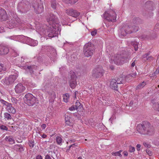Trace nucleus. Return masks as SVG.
Wrapping results in <instances>:
<instances>
[{"mask_svg": "<svg viewBox=\"0 0 159 159\" xmlns=\"http://www.w3.org/2000/svg\"><path fill=\"white\" fill-rule=\"evenodd\" d=\"M72 119V118L69 116V114L68 113H67L65 115V122L67 121H68L69 120Z\"/></svg>", "mask_w": 159, "mask_h": 159, "instance_id": "obj_37", "label": "nucleus"}, {"mask_svg": "<svg viewBox=\"0 0 159 159\" xmlns=\"http://www.w3.org/2000/svg\"><path fill=\"white\" fill-rule=\"evenodd\" d=\"M18 9L22 13H25L28 11L27 6L24 3H20L18 6Z\"/></svg>", "mask_w": 159, "mask_h": 159, "instance_id": "obj_15", "label": "nucleus"}, {"mask_svg": "<svg viewBox=\"0 0 159 159\" xmlns=\"http://www.w3.org/2000/svg\"><path fill=\"white\" fill-rule=\"evenodd\" d=\"M159 73V67H158L157 69L152 74V76L153 77L155 76L156 75L158 74Z\"/></svg>", "mask_w": 159, "mask_h": 159, "instance_id": "obj_39", "label": "nucleus"}, {"mask_svg": "<svg viewBox=\"0 0 159 159\" xmlns=\"http://www.w3.org/2000/svg\"><path fill=\"white\" fill-rule=\"evenodd\" d=\"M75 106L76 110L78 109H81L82 108V105L80 102H76L75 103Z\"/></svg>", "mask_w": 159, "mask_h": 159, "instance_id": "obj_32", "label": "nucleus"}, {"mask_svg": "<svg viewBox=\"0 0 159 159\" xmlns=\"http://www.w3.org/2000/svg\"><path fill=\"white\" fill-rule=\"evenodd\" d=\"M18 38H20V39H23L25 40H27L29 39H30V38H29L23 35H20L18 36Z\"/></svg>", "mask_w": 159, "mask_h": 159, "instance_id": "obj_38", "label": "nucleus"}, {"mask_svg": "<svg viewBox=\"0 0 159 159\" xmlns=\"http://www.w3.org/2000/svg\"><path fill=\"white\" fill-rule=\"evenodd\" d=\"M57 4L55 0H52L51 1V6L53 9H55L56 8Z\"/></svg>", "mask_w": 159, "mask_h": 159, "instance_id": "obj_35", "label": "nucleus"}, {"mask_svg": "<svg viewBox=\"0 0 159 159\" xmlns=\"http://www.w3.org/2000/svg\"><path fill=\"white\" fill-rule=\"evenodd\" d=\"M127 34L129 33H128V31L126 30V28L125 29L123 28L121 29L120 34L121 35L125 36Z\"/></svg>", "mask_w": 159, "mask_h": 159, "instance_id": "obj_29", "label": "nucleus"}, {"mask_svg": "<svg viewBox=\"0 0 159 159\" xmlns=\"http://www.w3.org/2000/svg\"><path fill=\"white\" fill-rule=\"evenodd\" d=\"M135 65V60L133 61L132 63L131 64V66L132 67H134Z\"/></svg>", "mask_w": 159, "mask_h": 159, "instance_id": "obj_59", "label": "nucleus"}, {"mask_svg": "<svg viewBox=\"0 0 159 159\" xmlns=\"http://www.w3.org/2000/svg\"><path fill=\"white\" fill-rule=\"evenodd\" d=\"M0 102L3 105L7 107L6 109L9 112L12 114H15L16 113V110L12 106L11 103H9L2 99H0Z\"/></svg>", "mask_w": 159, "mask_h": 159, "instance_id": "obj_11", "label": "nucleus"}, {"mask_svg": "<svg viewBox=\"0 0 159 159\" xmlns=\"http://www.w3.org/2000/svg\"><path fill=\"white\" fill-rule=\"evenodd\" d=\"M105 71L101 66H98L92 71V76L94 79H98L102 76Z\"/></svg>", "mask_w": 159, "mask_h": 159, "instance_id": "obj_7", "label": "nucleus"}, {"mask_svg": "<svg viewBox=\"0 0 159 159\" xmlns=\"http://www.w3.org/2000/svg\"><path fill=\"white\" fill-rule=\"evenodd\" d=\"M69 96L68 94L66 93L63 95V99L64 102H67L69 99Z\"/></svg>", "mask_w": 159, "mask_h": 159, "instance_id": "obj_28", "label": "nucleus"}, {"mask_svg": "<svg viewBox=\"0 0 159 159\" xmlns=\"http://www.w3.org/2000/svg\"><path fill=\"white\" fill-rule=\"evenodd\" d=\"M116 83V80L114 79H112L110 81V86L112 89L117 91L118 88V84H117Z\"/></svg>", "mask_w": 159, "mask_h": 159, "instance_id": "obj_17", "label": "nucleus"}, {"mask_svg": "<svg viewBox=\"0 0 159 159\" xmlns=\"http://www.w3.org/2000/svg\"><path fill=\"white\" fill-rule=\"evenodd\" d=\"M4 118L8 120H10L11 119V117L9 113L5 112L4 113Z\"/></svg>", "mask_w": 159, "mask_h": 159, "instance_id": "obj_30", "label": "nucleus"}, {"mask_svg": "<svg viewBox=\"0 0 159 159\" xmlns=\"http://www.w3.org/2000/svg\"><path fill=\"white\" fill-rule=\"evenodd\" d=\"M25 87L21 83L18 84L15 87V90L16 93H19L24 91Z\"/></svg>", "mask_w": 159, "mask_h": 159, "instance_id": "obj_14", "label": "nucleus"}, {"mask_svg": "<svg viewBox=\"0 0 159 159\" xmlns=\"http://www.w3.org/2000/svg\"><path fill=\"white\" fill-rule=\"evenodd\" d=\"M7 25L10 28H12L15 26H16L17 24V21L15 20V19L11 20H9L7 22Z\"/></svg>", "mask_w": 159, "mask_h": 159, "instance_id": "obj_19", "label": "nucleus"}, {"mask_svg": "<svg viewBox=\"0 0 159 159\" xmlns=\"http://www.w3.org/2000/svg\"><path fill=\"white\" fill-rule=\"evenodd\" d=\"M95 51L94 46L91 42L86 43L83 47V53L85 57H91Z\"/></svg>", "mask_w": 159, "mask_h": 159, "instance_id": "obj_4", "label": "nucleus"}, {"mask_svg": "<svg viewBox=\"0 0 159 159\" xmlns=\"http://www.w3.org/2000/svg\"><path fill=\"white\" fill-rule=\"evenodd\" d=\"M136 130L141 134L151 135L153 133L154 128L148 122L144 121L137 125Z\"/></svg>", "mask_w": 159, "mask_h": 159, "instance_id": "obj_2", "label": "nucleus"}, {"mask_svg": "<svg viewBox=\"0 0 159 159\" xmlns=\"http://www.w3.org/2000/svg\"><path fill=\"white\" fill-rule=\"evenodd\" d=\"M9 38L11 39H13L14 40V39H15L14 37H9Z\"/></svg>", "mask_w": 159, "mask_h": 159, "instance_id": "obj_64", "label": "nucleus"}, {"mask_svg": "<svg viewBox=\"0 0 159 159\" xmlns=\"http://www.w3.org/2000/svg\"><path fill=\"white\" fill-rule=\"evenodd\" d=\"M137 150L139 151L140 150L141 145L140 144H137L136 145Z\"/></svg>", "mask_w": 159, "mask_h": 159, "instance_id": "obj_51", "label": "nucleus"}, {"mask_svg": "<svg viewBox=\"0 0 159 159\" xmlns=\"http://www.w3.org/2000/svg\"><path fill=\"white\" fill-rule=\"evenodd\" d=\"M48 22L50 25L48 30V36L52 38L57 36L58 32V21L57 17L53 14H51L48 18L47 19Z\"/></svg>", "mask_w": 159, "mask_h": 159, "instance_id": "obj_1", "label": "nucleus"}, {"mask_svg": "<svg viewBox=\"0 0 159 159\" xmlns=\"http://www.w3.org/2000/svg\"><path fill=\"white\" fill-rule=\"evenodd\" d=\"M5 139L6 141L9 142L11 144H13L15 143V141L13 137L11 136H7Z\"/></svg>", "mask_w": 159, "mask_h": 159, "instance_id": "obj_22", "label": "nucleus"}, {"mask_svg": "<svg viewBox=\"0 0 159 159\" xmlns=\"http://www.w3.org/2000/svg\"><path fill=\"white\" fill-rule=\"evenodd\" d=\"M36 159H43L42 156L41 155H39L36 157Z\"/></svg>", "mask_w": 159, "mask_h": 159, "instance_id": "obj_55", "label": "nucleus"}, {"mask_svg": "<svg viewBox=\"0 0 159 159\" xmlns=\"http://www.w3.org/2000/svg\"><path fill=\"white\" fill-rule=\"evenodd\" d=\"M77 146V145L76 143H74L70 145L69 147V148L67 149L66 151L67 152L70 150H75L76 149V147Z\"/></svg>", "mask_w": 159, "mask_h": 159, "instance_id": "obj_27", "label": "nucleus"}, {"mask_svg": "<svg viewBox=\"0 0 159 159\" xmlns=\"http://www.w3.org/2000/svg\"><path fill=\"white\" fill-rule=\"evenodd\" d=\"M45 159H52L51 157L48 155H47L46 156Z\"/></svg>", "mask_w": 159, "mask_h": 159, "instance_id": "obj_56", "label": "nucleus"}, {"mask_svg": "<svg viewBox=\"0 0 159 159\" xmlns=\"http://www.w3.org/2000/svg\"><path fill=\"white\" fill-rule=\"evenodd\" d=\"M74 122V120L73 119H71L69 120L68 121H66V124L67 125L70 126L72 125V124Z\"/></svg>", "mask_w": 159, "mask_h": 159, "instance_id": "obj_36", "label": "nucleus"}, {"mask_svg": "<svg viewBox=\"0 0 159 159\" xmlns=\"http://www.w3.org/2000/svg\"><path fill=\"white\" fill-rule=\"evenodd\" d=\"M123 154H124V155L125 156H127L128 155V153L126 151H124L123 152Z\"/></svg>", "mask_w": 159, "mask_h": 159, "instance_id": "obj_58", "label": "nucleus"}, {"mask_svg": "<svg viewBox=\"0 0 159 159\" xmlns=\"http://www.w3.org/2000/svg\"><path fill=\"white\" fill-rule=\"evenodd\" d=\"M136 74L135 73H134L133 74L131 75V76L132 77H134L135 76V75H136Z\"/></svg>", "mask_w": 159, "mask_h": 159, "instance_id": "obj_63", "label": "nucleus"}, {"mask_svg": "<svg viewBox=\"0 0 159 159\" xmlns=\"http://www.w3.org/2000/svg\"><path fill=\"white\" fill-rule=\"evenodd\" d=\"M47 136L46 135L44 134L42 135V137L43 138H45L47 137Z\"/></svg>", "mask_w": 159, "mask_h": 159, "instance_id": "obj_60", "label": "nucleus"}, {"mask_svg": "<svg viewBox=\"0 0 159 159\" xmlns=\"http://www.w3.org/2000/svg\"><path fill=\"white\" fill-rule=\"evenodd\" d=\"M129 57V55L124 54H116L114 56L113 61L117 65H121Z\"/></svg>", "mask_w": 159, "mask_h": 159, "instance_id": "obj_5", "label": "nucleus"}, {"mask_svg": "<svg viewBox=\"0 0 159 159\" xmlns=\"http://www.w3.org/2000/svg\"><path fill=\"white\" fill-rule=\"evenodd\" d=\"M43 1L41 0H32L30 7L37 14H39L43 11Z\"/></svg>", "mask_w": 159, "mask_h": 159, "instance_id": "obj_3", "label": "nucleus"}, {"mask_svg": "<svg viewBox=\"0 0 159 159\" xmlns=\"http://www.w3.org/2000/svg\"><path fill=\"white\" fill-rule=\"evenodd\" d=\"M112 155L115 156H119L120 157H122V155L120 153H119V152L118 151L115 152H112Z\"/></svg>", "mask_w": 159, "mask_h": 159, "instance_id": "obj_40", "label": "nucleus"}, {"mask_svg": "<svg viewBox=\"0 0 159 159\" xmlns=\"http://www.w3.org/2000/svg\"><path fill=\"white\" fill-rule=\"evenodd\" d=\"M1 129L3 130H8V128L5 125H1L0 127Z\"/></svg>", "mask_w": 159, "mask_h": 159, "instance_id": "obj_43", "label": "nucleus"}, {"mask_svg": "<svg viewBox=\"0 0 159 159\" xmlns=\"http://www.w3.org/2000/svg\"><path fill=\"white\" fill-rule=\"evenodd\" d=\"M152 107L153 108L159 111V102H156L154 100L152 101Z\"/></svg>", "mask_w": 159, "mask_h": 159, "instance_id": "obj_21", "label": "nucleus"}, {"mask_svg": "<svg viewBox=\"0 0 159 159\" xmlns=\"http://www.w3.org/2000/svg\"><path fill=\"white\" fill-rule=\"evenodd\" d=\"M131 44L133 46L134 48V50L136 51L138 50V43L135 41H132L131 42Z\"/></svg>", "mask_w": 159, "mask_h": 159, "instance_id": "obj_25", "label": "nucleus"}, {"mask_svg": "<svg viewBox=\"0 0 159 159\" xmlns=\"http://www.w3.org/2000/svg\"><path fill=\"white\" fill-rule=\"evenodd\" d=\"M0 67L1 68H3V67H5L4 66V65L3 64H2V63L0 64Z\"/></svg>", "mask_w": 159, "mask_h": 159, "instance_id": "obj_61", "label": "nucleus"}, {"mask_svg": "<svg viewBox=\"0 0 159 159\" xmlns=\"http://www.w3.org/2000/svg\"><path fill=\"white\" fill-rule=\"evenodd\" d=\"M46 125L45 124H42L41 126V127L42 129H44L46 127Z\"/></svg>", "mask_w": 159, "mask_h": 159, "instance_id": "obj_53", "label": "nucleus"}, {"mask_svg": "<svg viewBox=\"0 0 159 159\" xmlns=\"http://www.w3.org/2000/svg\"><path fill=\"white\" fill-rule=\"evenodd\" d=\"M146 85V82L143 81L142 83H139L136 88V89L137 90L141 89L143 88L145 85Z\"/></svg>", "mask_w": 159, "mask_h": 159, "instance_id": "obj_24", "label": "nucleus"}, {"mask_svg": "<svg viewBox=\"0 0 159 159\" xmlns=\"http://www.w3.org/2000/svg\"><path fill=\"white\" fill-rule=\"evenodd\" d=\"M63 2L66 3L74 4L78 1V0H62Z\"/></svg>", "mask_w": 159, "mask_h": 159, "instance_id": "obj_26", "label": "nucleus"}, {"mask_svg": "<svg viewBox=\"0 0 159 159\" xmlns=\"http://www.w3.org/2000/svg\"><path fill=\"white\" fill-rule=\"evenodd\" d=\"M24 150V149L23 147H22V146L21 145H20V146L19 148L18 151L20 152H21L23 151Z\"/></svg>", "mask_w": 159, "mask_h": 159, "instance_id": "obj_48", "label": "nucleus"}, {"mask_svg": "<svg viewBox=\"0 0 159 159\" xmlns=\"http://www.w3.org/2000/svg\"><path fill=\"white\" fill-rule=\"evenodd\" d=\"M56 98V94L55 93L52 91L50 93L49 95V101L52 102Z\"/></svg>", "mask_w": 159, "mask_h": 159, "instance_id": "obj_23", "label": "nucleus"}, {"mask_svg": "<svg viewBox=\"0 0 159 159\" xmlns=\"http://www.w3.org/2000/svg\"><path fill=\"white\" fill-rule=\"evenodd\" d=\"M12 102L14 103H16L17 102V99L15 98H12L11 99Z\"/></svg>", "mask_w": 159, "mask_h": 159, "instance_id": "obj_50", "label": "nucleus"}, {"mask_svg": "<svg viewBox=\"0 0 159 159\" xmlns=\"http://www.w3.org/2000/svg\"><path fill=\"white\" fill-rule=\"evenodd\" d=\"M149 55V54L148 53H146L145 54L143 55V58H147V57Z\"/></svg>", "mask_w": 159, "mask_h": 159, "instance_id": "obj_52", "label": "nucleus"}, {"mask_svg": "<svg viewBox=\"0 0 159 159\" xmlns=\"http://www.w3.org/2000/svg\"><path fill=\"white\" fill-rule=\"evenodd\" d=\"M69 79L68 83L70 87L72 89H74L77 85L76 79L77 77L74 72L71 71L70 72Z\"/></svg>", "mask_w": 159, "mask_h": 159, "instance_id": "obj_8", "label": "nucleus"}, {"mask_svg": "<svg viewBox=\"0 0 159 159\" xmlns=\"http://www.w3.org/2000/svg\"><path fill=\"white\" fill-rule=\"evenodd\" d=\"M20 145H18V144H16V145H15V146H14V149L16 150L17 151H18L19 148H20Z\"/></svg>", "mask_w": 159, "mask_h": 159, "instance_id": "obj_45", "label": "nucleus"}, {"mask_svg": "<svg viewBox=\"0 0 159 159\" xmlns=\"http://www.w3.org/2000/svg\"><path fill=\"white\" fill-rule=\"evenodd\" d=\"M143 144L147 148H149L150 145L146 143H144Z\"/></svg>", "mask_w": 159, "mask_h": 159, "instance_id": "obj_57", "label": "nucleus"}, {"mask_svg": "<svg viewBox=\"0 0 159 159\" xmlns=\"http://www.w3.org/2000/svg\"><path fill=\"white\" fill-rule=\"evenodd\" d=\"M139 27L133 24L128 25L126 27V30L128 31V33L131 34L133 32H136L139 30Z\"/></svg>", "mask_w": 159, "mask_h": 159, "instance_id": "obj_12", "label": "nucleus"}, {"mask_svg": "<svg viewBox=\"0 0 159 159\" xmlns=\"http://www.w3.org/2000/svg\"><path fill=\"white\" fill-rule=\"evenodd\" d=\"M66 13L68 15L75 18H76L80 14V12L72 9H69L67 10Z\"/></svg>", "mask_w": 159, "mask_h": 159, "instance_id": "obj_13", "label": "nucleus"}, {"mask_svg": "<svg viewBox=\"0 0 159 159\" xmlns=\"http://www.w3.org/2000/svg\"><path fill=\"white\" fill-rule=\"evenodd\" d=\"M38 67L34 65L28 66L27 67V69L31 73H33L34 70L37 69Z\"/></svg>", "mask_w": 159, "mask_h": 159, "instance_id": "obj_20", "label": "nucleus"}, {"mask_svg": "<svg viewBox=\"0 0 159 159\" xmlns=\"http://www.w3.org/2000/svg\"><path fill=\"white\" fill-rule=\"evenodd\" d=\"M62 139L61 137L57 136L56 139V141L57 143L58 144H60L62 143Z\"/></svg>", "mask_w": 159, "mask_h": 159, "instance_id": "obj_34", "label": "nucleus"}, {"mask_svg": "<svg viewBox=\"0 0 159 159\" xmlns=\"http://www.w3.org/2000/svg\"><path fill=\"white\" fill-rule=\"evenodd\" d=\"M103 16L104 18L109 22H115L116 20V14L113 10L106 11Z\"/></svg>", "mask_w": 159, "mask_h": 159, "instance_id": "obj_6", "label": "nucleus"}, {"mask_svg": "<svg viewBox=\"0 0 159 159\" xmlns=\"http://www.w3.org/2000/svg\"><path fill=\"white\" fill-rule=\"evenodd\" d=\"M129 152H134L135 150V148L134 147H132L131 146H130L129 147Z\"/></svg>", "mask_w": 159, "mask_h": 159, "instance_id": "obj_42", "label": "nucleus"}, {"mask_svg": "<svg viewBox=\"0 0 159 159\" xmlns=\"http://www.w3.org/2000/svg\"><path fill=\"white\" fill-rule=\"evenodd\" d=\"M97 33V31L96 30H95L91 32V34L93 36H95Z\"/></svg>", "mask_w": 159, "mask_h": 159, "instance_id": "obj_46", "label": "nucleus"}, {"mask_svg": "<svg viewBox=\"0 0 159 159\" xmlns=\"http://www.w3.org/2000/svg\"><path fill=\"white\" fill-rule=\"evenodd\" d=\"M36 99L32 94L29 93L25 95V102L28 106H33L36 102Z\"/></svg>", "mask_w": 159, "mask_h": 159, "instance_id": "obj_9", "label": "nucleus"}, {"mask_svg": "<svg viewBox=\"0 0 159 159\" xmlns=\"http://www.w3.org/2000/svg\"><path fill=\"white\" fill-rule=\"evenodd\" d=\"M29 145L30 147L33 148L34 146V142L33 141H30L29 143Z\"/></svg>", "mask_w": 159, "mask_h": 159, "instance_id": "obj_44", "label": "nucleus"}, {"mask_svg": "<svg viewBox=\"0 0 159 159\" xmlns=\"http://www.w3.org/2000/svg\"><path fill=\"white\" fill-rule=\"evenodd\" d=\"M36 29L38 30L41 32H43L44 31V29H43L41 27H39L38 25L36 26Z\"/></svg>", "mask_w": 159, "mask_h": 159, "instance_id": "obj_41", "label": "nucleus"}, {"mask_svg": "<svg viewBox=\"0 0 159 159\" xmlns=\"http://www.w3.org/2000/svg\"><path fill=\"white\" fill-rule=\"evenodd\" d=\"M7 18V15L6 11L2 8H0V20H6Z\"/></svg>", "mask_w": 159, "mask_h": 159, "instance_id": "obj_16", "label": "nucleus"}, {"mask_svg": "<svg viewBox=\"0 0 159 159\" xmlns=\"http://www.w3.org/2000/svg\"><path fill=\"white\" fill-rule=\"evenodd\" d=\"M8 48L2 45H0V55H4L7 54L9 52Z\"/></svg>", "mask_w": 159, "mask_h": 159, "instance_id": "obj_18", "label": "nucleus"}, {"mask_svg": "<svg viewBox=\"0 0 159 159\" xmlns=\"http://www.w3.org/2000/svg\"><path fill=\"white\" fill-rule=\"evenodd\" d=\"M6 70V67H3V68H2L0 67V72H2L5 71Z\"/></svg>", "mask_w": 159, "mask_h": 159, "instance_id": "obj_54", "label": "nucleus"}, {"mask_svg": "<svg viewBox=\"0 0 159 159\" xmlns=\"http://www.w3.org/2000/svg\"><path fill=\"white\" fill-rule=\"evenodd\" d=\"M18 76V74L17 72H16L14 75L6 77L2 80V83L6 85H11L14 82Z\"/></svg>", "mask_w": 159, "mask_h": 159, "instance_id": "obj_10", "label": "nucleus"}, {"mask_svg": "<svg viewBox=\"0 0 159 159\" xmlns=\"http://www.w3.org/2000/svg\"><path fill=\"white\" fill-rule=\"evenodd\" d=\"M20 59H21V61H20L21 63H22L23 62H24V59L22 57H21Z\"/></svg>", "mask_w": 159, "mask_h": 159, "instance_id": "obj_62", "label": "nucleus"}, {"mask_svg": "<svg viewBox=\"0 0 159 159\" xmlns=\"http://www.w3.org/2000/svg\"><path fill=\"white\" fill-rule=\"evenodd\" d=\"M117 84H123L124 83L125 80L122 78H118L116 80Z\"/></svg>", "mask_w": 159, "mask_h": 159, "instance_id": "obj_33", "label": "nucleus"}, {"mask_svg": "<svg viewBox=\"0 0 159 159\" xmlns=\"http://www.w3.org/2000/svg\"><path fill=\"white\" fill-rule=\"evenodd\" d=\"M140 19L139 18L135 17L133 20V24H138L139 23V21Z\"/></svg>", "mask_w": 159, "mask_h": 159, "instance_id": "obj_31", "label": "nucleus"}, {"mask_svg": "<svg viewBox=\"0 0 159 159\" xmlns=\"http://www.w3.org/2000/svg\"><path fill=\"white\" fill-rule=\"evenodd\" d=\"M153 59V57H152L151 56H148V57H147V58H146V59L147 60H148L149 61H151V60H152Z\"/></svg>", "mask_w": 159, "mask_h": 159, "instance_id": "obj_49", "label": "nucleus"}, {"mask_svg": "<svg viewBox=\"0 0 159 159\" xmlns=\"http://www.w3.org/2000/svg\"><path fill=\"white\" fill-rule=\"evenodd\" d=\"M76 109V108L75 107V106H72L71 107L69 108V110L70 111H73Z\"/></svg>", "mask_w": 159, "mask_h": 159, "instance_id": "obj_47", "label": "nucleus"}]
</instances>
